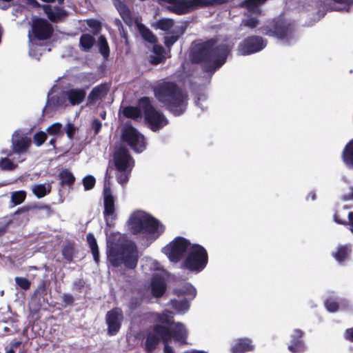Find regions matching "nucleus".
I'll return each mask as SVG.
<instances>
[{
  "label": "nucleus",
  "mask_w": 353,
  "mask_h": 353,
  "mask_svg": "<svg viewBox=\"0 0 353 353\" xmlns=\"http://www.w3.org/2000/svg\"><path fill=\"white\" fill-rule=\"evenodd\" d=\"M230 49L225 43H218L216 37L192 43L189 58L192 63L200 64L205 73L214 74L225 64Z\"/></svg>",
  "instance_id": "nucleus-1"
},
{
  "label": "nucleus",
  "mask_w": 353,
  "mask_h": 353,
  "mask_svg": "<svg viewBox=\"0 0 353 353\" xmlns=\"http://www.w3.org/2000/svg\"><path fill=\"white\" fill-rule=\"evenodd\" d=\"M152 319L158 323L169 325L170 327L156 325L150 330L145 341L147 352H152L161 339L163 343H168L172 339L180 344L187 343L188 332L185 325L179 322L172 323L173 316L170 312L165 310L162 314H153Z\"/></svg>",
  "instance_id": "nucleus-2"
},
{
  "label": "nucleus",
  "mask_w": 353,
  "mask_h": 353,
  "mask_svg": "<svg viewBox=\"0 0 353 353\" xmlns=\"http://www.w3.org/2000/svg\"><path fill=\"white\" fill-rule=\"evenodd\" d=\"M107 255L113 266L121 264L128 268H134L138 261V251L134 243L120 233L107 237Z\"/></svg>",
  "instance_id": "nucleus-3"
},
{
  "label": "nucleus",
  "mask_w": 353,
  "mask_h": 353,
  "mask_svg": "<svg viewBox=\"0 0 353 353\" xmlns=\"http://www.w3.org/2000/svg\"><path fill=\"white\" fill-rule=\"evenodd\" d=\"M153 92L157 99L173 115L183 114L188 105V95L173 81H163L158 83Z\"/></svg>",
  "instance_id": "nucleus-4"
},
{
  "label": "nucleus",
  "mask_w": 353,
  "mask_h": 353,
  "mask_svg": "<svg viewBox=\"0 0 353 353\" xmlns=\"http://www.w3.org/2000/svg\"><path fill=\"white\" fill-rule=\"evenodd\" d=\"M127 226L131 233L142 234L151 241L159 238L165 230L159 220L141 210L134 211L130 215Z\"/></svg>",
  "instance_id": "nucleus-5"
},
{
  "label": "nucleus",
  "mask_w": 353,
  "mask_h": 353,
  "mask_svg": "<svg viewBox=\"0 0 353 353\" xmlns=\"http://www.w3.org/2000/svg\"><path fill=\"white\" fill-rule=\"evenodd\" d=\"M258 30L263 35L290 43L294 39L296 26L294 21L279 16L267 21Z\"/></svg>",
  "instance_id": "nucleus-6"
},
{
  "label": "nucleus",
  "mask_w": 353,
  "mask_h": 353,
  "mask_svg": "<svg viewBox=\"0 0 353 353\" xmlns=\"http://www.w3.org/2000/svg\"><path fill=\"white\" fill-rule=\"evenodd\" d=\"M138 105L143 110L145 123L153 132L159 131L168 123L165 115L154 107L149 97H141Z\"/></svg>",
  "instance_id": "nucleus-7"
},
{
  "label": "nucleus",
  "mask_w": 353,
  "mask_h": 353,
  "mask_svg": "<svg viewBox=\"0 0 353 353\" xmlns=\"http://www.w3.org/2000/svg\"><path fill=\"white\" fill-rule=\"evenodd\" d=\"M208 263V253L205 249L197 244H192L185 260V267L190 271L201 272Z\"/></svg>",
  "instance_id": "nucleus-8"
},
{
  "label": "nucleus",
  "mask_w": 353,
  "mask_h": 353,
  "mask_svg": "<svg viewBox=\"0 0 353 353\" xmlns=\"http://www.w3.org/2000/svg\"><path fill=\"white\" fill-rule=\"evenodd\" d=\"M144 265L150 266L151 270H154L157 272L153 274L151 282V290L153 296L155 297L161 296L165 290L166 284L165 282V272L161 268V265L156 261L148 259L145 261Z\"/></svg>",
  "instance_id": "nucleus-9"
},
{
  "label": "nucleus",
  "mask_w": 353,
  "mask_h": 353,
  "mask_svg": "<svg viewBox=\"0 0 353 353\" xmlns=\"http://www.w3.org/2000/svg\"><path fill=\"white\" fill-rule=\"evenodd\" d=\"M108 170L109 168L107 169L103 192L104 204L103 215L107 225L112 227L114 225L117 214L115 212V199L108 182V179L110 178V176H108Z\"/></svg>",
  "instance_id": "nucleus-10"
},
{
  "label": "nucleus",
  "mask_w": 353,
  "mask_h": 353,
  "mask_svg": "<svg viewBox=\"0 0 353 353\" xmlns=\"http://www.w3.org/2000/svg\"><path fill=\"white\" fill-rule=\"evenodd\" d=\"M191 246L192 244L185 239L176 237L162 248V252L168 256L170 261L178 262L185 252H189Z\"/></svg>",
  "instance_id": "nucleus-11"
},
{
  "label": "nucleus",
  "mask_w": 353,
  "mask_h": 353,
  "mask_svg": "<svg viewBox=\"0 0 353 353\" xmlns=\"http://www.w3.org/2000/svg\"><path fill=\"white\" fill-rule=\"evenodd\" d=\"M267 41L262 37L251 35L245 37L238 45V50L241 55L246 56L258 52L265 48Z\"/></svg>",
  "instance_id": "nucleus-12"
},
{
  "label": "nucleus",
  "mask_w": 353,
  "mask_h": 353,
  "mask_svg": "<svg viewBox=\"0 0 353 353\" xmlns=\"http://www.w3.org/2000/svg\"><path fill=\"white\" fill-rule=\"evenodd\" d=\"M32 143L30 132L16 130L13 132L11 138L12 151L18 154H25L28 152Z\"/></svg>",
  "instance_id": "nucleus-13"
},
{
  "label": "nucleus",
  "mask_w": 353,
  "mask_h": 353,
  "mask_svg": "<svg viewBox=\"0 0 353 353\" xmlns=\"http://www.w3.org/2000/svg\"><path fill=\"white\" fill-rule=\"evenodd\" d=\"M32 33L38 40H46L53 34L52 26L45 19L36 18L32 20Z\"/></svg>",
  "instance_id": "nucleus-14"
},
{
  "label": "nucleus",
  "mask_w": 353,
  "mask_h": 353,
  "mask_svg": "<svg viewBox=\"0 0 353 353\" xmlns=\"http://www.w3.org/2000/svg\"><path fill=\"white\" fill-rule=\"evenodd\" d=\"M123 320V314L120 308L116 307L108 312L105 321L110 335H115L119 332Z\"/></svg>",
  "instance_id": "nucleus-15"
},
{
  "label": "nucleus",
  "mask_w": 353,
  "mask_h": 353,
  "mask_svg": "<svg viewBox=\"0 0 353 353\" xmlns=\"http://www.w3.org/2000/svg\"><path fill=\"white\" fill-rule=\"evenodd\" d=\"M43 9L48 18L53 23H57L68 16L67 12L59 6L52 8L50 5H44Z\"/></svg>",
  "instance_id": "nucleus-16"
},
{
  "label": "nucleus",
  "mask_w": 353,
  "mask_h": 353,
  "mask_svg": "<svg viewBox=\"0 0 353 353\" xmlns=\"http://www.w3.org/2000/svg\"><path fill=\"white\" fill-rule=\"evenodd\" d=\"M110 86L108 83H101L92 88L88 97V103L92 104L105 97L109 92Z\"/></svg>",
  "instance_id": "nucleus-17"
},
{
  "label": "nucleus",
  "mask_w": 353,
  "mask_h": 353,
  "mask_svg": "<svg viewBox=\"0 0 353 353\" xmlns=\"http://www.w3.org/2000/svg\"><path fill=\"white\" fill-rule=\"evenodd\" d=\"M114 164L117 171H131L134 166L132 156H114Z\"/></svg>",
  "instance_id": "nucleus-18"
},
{
  "label": "nucleus",
  "mask_w": 353,
  "mask_h": 353,
  "mask_svg": "<svg viewBox=\"0 0 353 353\" xmlns=\"http://www.w3.org/2000/svg\"><path fill=\"white\" fill-rule=\"evenodd\" d=\"M70 103L72 105H79L83 101L86 92L83 89L72 88L65 92Z\"/></svg>",
  "instance_id": "nucleus-19"
},
{
  "label": "nucleus",
  "mask_w": 353,
  "mask_h": 353,
  "mask_svg": "<svg viewBox=\"0 0 353 353\" xmlns=\"http://www.w3.org/2000/svg\"><path fill=\"white\" fill-rule=\"evenodd\" d=\"M174 294L178 296H185V299L193 300L196 295V290L189 283H185L174 290Z\"/></svg>",
  "instance_id": "nucleus-20"
},
{
  "label": "nucleus",
  "mask_w": 353,
  "mask_h": 353,
  "mask_svg": "<svg viewBox=\"0 0 353 353\" xmlns=\"http://www.w3.org/2000/svg\"><path fill=\"white\" fill-rule=\"evenodd\" d=\"M114 4L123 21L128 26L132 24V17L128 6L121 0H114Z\"/></svg>",
  "instance_id": "nucleus-21"
},
{
  "label": "nucleus",
  "mask_w": 353,
  "mask_h": 353,
  "mask_svg": "<svg viewBox=\"0 0 353 353\" xmlns=\"http://www.w3.org/2000/svg\"><path fill=\"white\" fill-rule=\"evenodd\" d=\"M303 332L299 330H296L292 336V343L288 346V349L293 353H299L304 350L305 346L301 340Z\"/></svg>",
  "instance_id": "nucleus-22"
},
{
  "label": "nucleus",
  "mask_w": 353,
  "mask_h": 353,
  "mask_svg": "<svg viewBox=\"0 0 353 353\" xmlns=\"http://www.w3.org/2000/svg\"><path fill=\"white\" fill-rule=\"evenodd\" d=\"M252 349V341L248 339L236 340L231 347L232 353H244Z\"/></svg>",
  "instance_id": "nucleus-23"
},
{
  "label": "nucleus",
  "mask_w": 353,
  "mask_h": 353,
  "mask_svg": "<svg viewBox=\"0 0 353 353\" xmlns=\"http://www.w3.org/2000/svg\"><path fill=\"white\" fill-rule=\"evenodd\" d=\"M142 109L140 106L128 105L123 108L122 114L128 119H131L134 121H137L142 117Z\"/></svg>",
  "instance_id": "nucleus-24"
},
{
  "label": "nucleus",
  "mask_w": 353,
  "mask_h": 353,
  "mask_svg": "<svg viewBox=\"0 0 353 353\" xmlns=\"http://www.w3.org/2000/svg\"><path fill=\"white\" fill-rule=\"evenodd\" d=\"M95 43V38L92 35L84 33L80 37L79 48L83 52H89Z\"/></svg>",
  "instance_id": "nucleus-25"
},
{
  "label": "nucleus",
  "mask_w": 353,
  "mask_h": 353,
  "mask_svg": "<svg viewBox=\"0 0 353 353\" xmlns=\"http://www.w3.org/2000/svg\"><path fill=\"white\" fill-rule=\"evenodd\" d=\"M190 301L185 299L180 301L174 299L170 301V304L176 313L183 314L189 310Z\"/></svg>",
  "instance_id": "nucleus-26"
},
{
  "label": "nucleus",
  "mask_w": 353,
  "mask_h": 353,
  "mask_svg": "<svg viewBox=\"0 0 353 353\" xmlns=\"http://www.w3.org/2000/svg\"><path fill=\"white\" fill-rule=\"evenodd\" d=\"M139 135L140 134L139 132L135 128L129 126L123 130L122 134V139L123 141L127 144H130L132 141L138 139Z\"/></svg>",
  "instance_id": "nucleus-27"
},
{
  "label": "nucleus",
  "mask_w": 353,
  "mask_h": 353,
  "mask_svg": "<svg viewBox=\"0 0 353 353\" xmlns=\"http://www.w3.org/2000/svg\"><path fill=\"white\" fill-rule=\"evenodd\" d=\"M183 33L184 30L181 29L179 32L172 31L169 35L165 36L163 43L165 47L170 49Z\"/></svg>",
  "instance_id": "nucleus-28"
},
{
  "label": "nucleus",
  "mask_w": 353,
  "mask_h": 353,
  "mask_svg": "<svg viewBox=\"0 0 353 353\" xmlns=\"http://www.w3.org/2000/svg\"><path fill=\"white\" fill-rule=\"evenodd\" d=\"M350 252L351 249L350 246L342 245L338 248V250L334 254V256L338 262L343 263L349 259Z\"/></svg>",
  "instance_id": "nucleus-29"
},
{
  "label": "nucleus",
  "mask_w": 353,
  "mask_h": 353,
  "mask_svg": "<svg viewBox=\"0 0 353 353\" xmlns=\"http://www.w3.org/2000/svg\"><path fill=\"white\" fill-rule=\"evenodd\" d=\"M139 32L143 37V39L150 43H154L157 41V38L154 36V34L150 31L149 28H148L146 26H145L143 24H139Z\"/></svg>",
  "instance_id": "nucleus-30"
},
{
  "label": "nucleus",
  "mask_w": 353,
  "mask_h": 353,
  "mask_svg": "<svg viewBox=\"0 0 353 353\" xmlns=\"http://www.w3.org/2000/svg\"><path fill=\"white\" fill-rule=\"evenodd\" d=\"M50 190V183L38 184L32 187V192L38 198L43 197L48 194Z\"/></svg>",
  "instance_id": "nucleus-31"
},
{
  "label": "nucleus",
  "mask_w": 353,
  "mask_h": 353,
  "mask_svg": "<svg viewBox=\"0 0 353 353\" xmlns=\"http://www.w3.org/2000/svg\"><path fill=\"white\" fill-rule=\"evenodd\" d=\"M87 241H88L89 246L91 249L94 260L95 261L96 263H98L99 262L98 245L97 243V241L92 234L89 233L87 235Z\"/></svg>",
  "instance_id": "nucleus-32"
},
{
  "label": "nucleus",
  "mask_w": 353,
  "mask_h": 353,
  "mask_svg": "<svg viewBox=\"0 0 353 353\" xmlns=\"http://www.w3.org/2000/svg\"><path fill=\"white\" fill-rule=\"evenodd\" d=\"M98 46L101 55L107 59L110 55V48L105 36L101 35L98 40Z\"/></svg>",
  "instance_id": "nucleus-33"
},
{
  "label": "nucleus",
  "mask_w": 353,
  "mask_h": 353,
  "mask_svg": "<svg viewBox=\"0 0 353 353\" xmlns=\"http://www.w3.org/2000/svg\"><path fill=\"white\" fill-rule=\"evenodd\" d=\"M131 149H132L135 152H142L145 148L144 138L139 135L138 139L132 141L130 144H128Z\"/></svg>",
  "instance_id": "nucleus-34"
},
{
  "label": "nucleus",
  "mask_w": 353,
  "mask_h": 353,
  "mask_svg": "<svg viewBox=\"0 0 353 353\" xmlns=\"http://www.w3.org/2000/svg\"><path fill=\"white\" fill-rule=\"evenodd\" d=\"M174 26V21L172 19H161L157 21L156 28L168 31Z\"/></svg>",
  "instance_id": "nucleus-35"
},
{
  "label": "nucleus",
  "mask_w": 353,
  "mask_h": 353,
  "mask_svg": "<svg viewBox=\"0 0 353 353\" xmlns=\"http://www.w3.org/2000/svg\"><path fill=\"white\" fill-rule=\"evenodd\" d=\"M26 193L23 190L13 192L11 194V201L14 205H19L23 202Z\"/></svg>",
  "instance_id": "nucleus-36"
},
{
  "label": "nucleus",
  "mask_w": 353,
  "mask_h": 353,
  "mask_svg": "<svg viewBox=\"0 0 353 353\" xmlns=\"http://www.w3.org/2000/svg\"><path fill=\"white\" fill-rule=\"evenodd\" d=\"M47 139V134L43 131L37 132L32 139V142L37 145H41Z\"/></svg>",
  "instance_id": "nucleus-37"
},
{
  "label": "nucleus",
  "mask_w": 353,
  "mask_h": 353,
  "mask_svg": "<svg viewBox=\"0 0 353 353\" xmlns=\"http://www.w3.org/2000/svg\"><path fill=\"white\" fill-rule=\"evenodd\" d=\"M59 176L63 183L71 184L74 181V177L72 174L67 170H63Z\"/></svg>",
  "instance_id": "nucleus-38"
},
{
  "label": "nucleus",
  "mask_w": 353,
  "mask_h": 353,
  "mask_svg": "<svg viewBox=\"0 0 353 353\" xmlns=\"http://www.w3.org/2000/svg\"><path fill=\"white\" fill-rule=\"evenodd\" d=\"M131 171H117V181L121 185H125L129 180Z\"/></svg>",
  "instance_id": "nucleus-39"
},
{
  "label": "nucleus",
  "mask_w": 353,
  "mask_h": 353,
  "mask_svg": "<svg viewBox=\"0 0 353 353\" xmlns=\"http://www.w3.org/2000/svg\"><path fill=\"white\" fill-rule=\"evenodd\" d=\"M192 10L199 8H209V0H190Z\"/></svg>",
  "instance_id": "nucleus-40"
},
{
  "label": "nucleus",
  "mask_w": 353,
  "mask_h": 353,
  "mask_svg": "<svg viewBox=\"0 0 353 353\" xmlns=\"http://www.w3.org/2000/svg\"><path fill=\"white\" fill-rule=\"evenodd\" d=\"M64 103V99L59 95H54L48 98V103L49 105H53L54 107L62 106Z\"/></svg>",
  "instance_id": "nucleus-41"
},
{
  "label": "nucleus",
  "mask_w": 353,
  "mask_h": 353,
  "mask_svg": "<svg viewBox=\"0 0 353 353\" xmlns=\"http://www.w3.org/2000/svg\"><path fill=\"white\" fill-rule=\"evenodd\" d=\"M15 168L14 163L7 157L1 158L0 160V168L2 170H12Z\"/></svg>",
  "instance_id": "nucleus-42"
},
{
  "label": "nucleus",
  "mask_w": 353,
  "mask_h": 353,
  "mask_svg": "<svg viewBox=\"0 0 353 353\" xmlns=\"http://www.w3.org/2000/svg\"><path fill=\"white\" fill-rule=\"evenodd\" d=\"M62 125L59 123H55L47 128V132L50 134L59 135L61 133Z\"/></svg>",
  "instance_id": "nucleus-43"
},
{
  "label": "nucleus",
  "mask_w": 353,
  "mask_h": 353,
  "mask_svg": "<svg viewBox=\"0 0 353 353\" xmlns=\"http://www.w3.org/2000/svg\"><path fill=\"white\" fill-rule=\"evenodd\" d=\"M325 305L326 309L331 312H334L337 311L339 309L338 303L332 299H329L326 300V301L325 302Z\"/></svg>",
  "instance_id": "nucleus-44"
},
{
  "label": "nucleus",
  "mask_w": 353,
  "mask_h": 353,
  "mask_svg": "<svg viewBox=\"0 0 353 353\" xmlns=\"http://www.w3.org/2000/svg\"><path fill=\"white\" fill-rule=\"evenodd\" d=\"M83 183L85 190H88L92 189L95 185V179L91 175L85 176L83 180Z\"/></svg>",
  "instance_id": "nucleus-45"
},
{
  "label": "nucleus",
  "mask_w": 353,
  "mask_h": 353,
  "mask_svg": "<svg viewBox=\"0 0 353 353\" xmlns=\"http://www.w3.org/2000/svg\"><path fill=\"white\" fill-rule=\"evenodd\" d=\"M16 283L23 290H28L30 287V282L26 278L23 277H16Z\"/></svg>",
  "instance_id": "nucleus-46"
},
{
  "label": "nucleus",
  "mask_w": 353,
  "mask_h": 353,
  "mask_svg": "<svg viewBox=\"0 0 353 353\" xmlns=\"http://www.w3.org/2000/svg\"><path fill=\"white\" fill-rule=\"evenodd\" d=\"M92 129L94 130V134H97L101 130L102 123L98 119H94L91 124Z\"/></svg>",
  "instance_id": "nucleus-47"
},
{
  "label": "nucleus",
  "mask_w": 353,
  "mask_h": 353,
  "mask_svg": "<svg viewBox=\"0 0 353 353\" xmlns=\"http://www.w3.org/2000/svg\"><path fill=\"white\" fill-rule=\"evenodd\" d=\"M342 154H353V139L345 146Z\"/></svg>",
  "instance_id": "nucleus-48"
},
{
  "label": "nucleus",
  "mask_w": 353,
  "mask_h": 353,
  "mask_svg": "<svg viewBox=\"0 0 353 353\" xmlns=\"http://www.w3.org/2000/svg\"><path fill=\"white\" fill-rule=\"evenodd\" d=\"M118 26H119V30L121 37L125 39V42L127 44L128 43V32L126 30H124L123 26L121 23V22L119 20L118 21Z\"/></svg>",
  "instance_id": "nucleus-49"
},
{
  "label": "nucleus",
  "mask_w": 353,
  "mask_h": 353,
  "mask_svg": "<svg viewBox=\"0 0 353 353\" xmlns=\"http://www.w3.org/2000/svg\"><path fill=\"white\" fill-rule=\"evenodd\" d=\"M76 129L72 123H68L66 128V134L70 139H72L74 137Z\"/></svg>",
  "instance_id": "nucleus-50"
},
{
  "label": "nucleus",
  "mask_w": 353,
  "mask_h": 353,
  "mask_svg": "<svg viewBox=\"0 0 353 353\" xmlns=\"http://www.w3.org/2000/svg\"><path fill=\"white\" fill-rule=\"evenodd\" d=\"M165 57L164 56H151V63L154 65L159 64L165 61Z\"/></svg>",
  "instance_id": "nucleus-51"
},
{
  "label": "nucleus",
  "mask_w": 353,
  "mask_h": 353,
  "mask_svg": "<svg viewBox=\"0 0 353 353\" xmlns=\"http://www.w3.org/2000/svg\"><path fill=\"white\" fill-rule=\"evenodd\" d=\"M153 52L155 54V55L164 56L163 54L165 52V50L160 45H154L153 47Z\"/></svg>",
  "instance_id": "nucleus-52"
},
{
  "label": "nucleus",
  "mask_w": 353,
  "mask_h": 353,
  "mask_svg": "<svg viewBox=\"0 0 353 353\" xmlns=\"http://www.w3.org/2000/svg\"><path fill=\"white\" fill-rule=\"evenodd\" d=\"M228 2V0H209V7L221 6Z\"/></svg>",
  "instance_id": "nucleus-53"
},
{
  "label": "nucleus",
  "mask_w": 353,
  "mask_h": 353,
  "mask_svg": "<svg viewBox=\"0 0 353 353\" xmlns=\"http://www.w3.org/2000/svg\"><path fill=\"white\" fill-rule=\"evenodd\" d=\"M332 1L344 5L348 7H350L353 5V0H331Z\"/></svg>",
  "instance_id": "nucleus-54"
},
{
  "label": "nucleus",
  "mask_w": 353,
  "mask_h": 353,
  "mask_svg": "<svg viewBox=\"0 0 353 353\" xmlns=\"http://www.w3.org/2000/svg\"><path fill=\"white\" fill-rule=\"evenodd\" d=\"M63 254L64 255L65 258L68 260H72V254H71V249L69 247H65L63 250Z\"/></svg>",
  "instance_id": "nucleus-55"
},
{
  "label": "nucleus",
  "mask_w": 353,
  "mask_h": 353,
  "mask_svg": "<svg viewBox=\"0 0 353 353\" xmlns=\"http://www.w3.org/2000/svg\"><path fill=\"white\" fill-rule=\"evenodd\" d=\"M343 161L350 168H353V156H343Z\"/></svg>",
  "instance_id": "nucleus-56"
},
{
  "label": "nucleus",
  "mask_w": 353,
  "mask_h": 353,
  "mask_svg": "<svg viewBox=\"0 0 353 353\" xmlns=\"http://www.w3.org/2000/svg\"><path fill=\"white\" fill-rule=\"evenodd\" d=\"M20 341H17L11 344V348L7 352V353H16L15 349L21 345Z\"/></svg>",
  "instance_id": "nucleus-57"
},
{
  "label": "nucleus",
  "mask_w": 353,
  "mask_h": 353,
  "mask_svg": "<svg viewBox=\"0 0 353 353\" xmlns=\"http://www.w3.org/2000/svg\"><path fill=\"white\" fill-rule=\"evenodd\" d=\"M63 301L67 304H71L73 301V297L69 294H65L63 295Z\"/></svg>",
  "instance_id": "nucleus-58"
},
{
  "label": "nucleus",
  "mask_w": 353,
  "mask_h": 353,
  "mask_svg": "<svg viewBox=\"0 0 353 353\" xmlns=\"http://www.w3.org/2000/svg\"><path fill=\"white\" fill-rule=\"evenodd\" d=\"M141 303V300L140 299H135V300H132L130 302V304H129V307L131 309V310H134L135 309L138 305H139Z\"/></svg>",
  "instance_id": "nucleus-59"
},
{
  "label": "nucleus",
  "mask_w": 353,
  "mask_h": 353,
  "mask_svg": "<svg viewBox=\"0 0 353 353\" xmlns=\"http://www.w3.org/2000/svg\"><path fill=\"white\" fill-rule=\"evenodd\" d=\"M12 0H0V8L1 10H7L9 7V4H6V3H9Z\"/></svg>",
  "instance_id": "nucleus-60"
},
{
  "label": "nucleus",
  "mask_w": 353,
  "mask_h": 353,
  "mask_svg": "<svg viewBox=\"0 0 353 353\" xmlns=\"http://www.w3.org/2000/svg\"><path fill=\"white\" fill-rule=\"evenodd\" d=\"M345 338L350 341H353V327L347 330L345 332Z\"/></svg>",
  "instance_id": "nucleus-61"
},
{
  "label": "nucleus",
  "mask_w": 353,
  "mask_h": 353,
  "mask_svg": "<svg viewBox=\"0 0 353 353\" xmlns=\"http://www.w3.org/2000/svg\"><path fill=\"white\" fill-rule=\"evenodd\" d=\"M164 343V353H174L172 349L168 345V343Z\"/></svg>",
  "instance_id": "nucleus-62"
},
{
  "label": "nucleus",
  "mask_w": 353,
  "mask_h": 353,
  "mask_svg": "<svg viewBox=\"0 0 353 353\" xmlns=\"http://www.w3.org/2000/svg\"><path fill=\"white\" fill-rule=\"evenodd\" d=\"M90 27L96 28L99 27V23L96 20H91L88 23Z\"/></svg>",
  "instance_id": "nucleus-63"
},
{
  "label": "nucleus",
  "mask_w": 353,
  "mask_h": 353,
  "mask_svg": "<svg viewBox=\"0 0 353 353\" xmlns=\"http://www.w3.org/2000/svg\"><path fill=\"white\" fill-rule=\"evenodd\" d=\"M348 218L351 224V231L353 232V212L348 213Z\"/></svg>",
  "instance_id": "nucleus-64"
}]
</instances>
